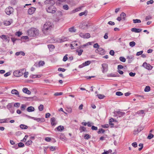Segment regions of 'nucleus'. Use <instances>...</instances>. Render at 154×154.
<instances>
[{
	"instance_id": "nucleus-1",
	"label": "nucleus",
	"mask_w": 154,
	"mask_h": 154,
	"mask_svg": "<svg viewBox=\"0 0 154 154\" xmlns=\"http://www.w3.org/2000/svg\"><path fill=\"white\" fill-rule=\"evenodd\" d=\"M53 24L52 23L49 22H46L44 25L42 29V31L43 32L46 34L47 32L51 31L52 28Z\"/></svg>"
},
{
	"instance_id": "nucleus-2",
	"label": "nucleus",
	"mask_w": 154,
	"mask_h": 154,
	"mask_svg": "<svg viewBox=\"0 0 154 154\" xmlns=\"http://www.w3.org/2000/svg\"><path fill=\"white\" fill-rule=\"evenodd\" d=\"M39 31L35 28H31L28 31V35L31 37H34L39 34Z\"/></svg>"
},
{
	"instance_id": "nucleus-3",
	"label": "nucleus",
	"mask_w": 154,
	"mask_h": 154,
	"mask_svg": "<svg viewBox=\"0 0 154 154\" xmlns=\"http://www.w3.org/2000/svg\"><path fill=\"white\" fill-rule=\"evenodd\" d=\"M26 70L25 69H22L20 70L15 71L13 72L14 75L16 77H20L23 75Z\"/></svg>"
},
{
	"instance_id": "nucleus-4",
	"label": "nucleus",
	"mask_w": 154,
	"mask_h": 154,
	"mask_svg": "<svg viewBox=\"0 0 154 154\" xmlns=\"http://www.w3.org/2000/svg\"><path fill=\"white\" fill-rule=\"evenodd\" d=\"M68 38L66 37H62L61 38H57L52 39V42H57L58 43H61L64 42L68 41Z\"/></svg>"
},
{
	"instance_id": "nucleus-5",
	"label": "nucleus",
	"mask_w": 154,
	"mask_h": 154,
	"mask_svg": "<svg viewBox=\"0 0 154 154\" xmlns=\"http://www.w3.org/2000/svg\"><path fill=\"white\" fill-rule=\"evenodd\" d=\"M95 52L96 53L99 54L101 55H103L105 53V51L103 48H100L95 51Z\"/></svg>"
},
{
	"instance_id": "nucleus-6",
	"label": "nucleus",
	"mask_w": 154,
	"mask_h": 154,
	"mask_svg": "<svg viewBox=\"0 0 154 154\" xmlns=\"http://www.w3.org/2000/svg\"><path fill=\"white\" fill-rule=\"evenodd\" d=\"M56 11V8L52 6L49 7L47 9V11L48 12L53 14Z\"/></svg>"
},
{
	"instance_id": "nucleus-7",
	"label": "nucleus",
	"mask_w": 154,
	"mask_h": 154,
	"mask_svg": "<svg viewBox=\"0 0 154 154\" xmlns=\"http://www.w3.org/2000/svg\"><path fill=\"white\" fill-rule=\"evenodd\" d=\"M6 13L8 15H10L14 11L13 8L11 7H8L5 9Z\"/></svg>"
},
{
	"instance_id": "nucleus-8",
	"label": "nucleus",
	"mask_w": 154,
	"mask_h": 154,
	"mask_svg": "<svg viewBox=\"0 0 154 154\" xmlns=\"http://www.w3.org/2000/svg\"><path fill=\"white\" fill-rule=\"evenodd\" d=\"M143 66L148 70H151L153 68V66L147 63L146 62H144L143 64Z\"/></svg>"
},
{
	"instance_id": "nucleus-9",
	"label": "nucleus",
	"mask_w": 154,
	"mask_h": 154,
	"mask_svg": "<svg viewBox=\"0 0 154 154\" xmlns=\"http://www.w3.org/2000/svg\"><path fill=\"white\" fill-rule=\"evenodd\" d=\"M102 72L103 73L107 72L108 70V65L106 63H104L102 64Z\"/></svg>"
},
{
	"instance_id": "nucleus-10",
	"label": "nucleus",
	"mask_w": 154,
	"mask_h": 154,
	"mask_svg": "<svg viewBox=\"0 0 154 154\" xmlns=\"http://www.w3.org/2000/svg\"><path fill=\"white\" fill-rule=\"evenodd\" d=\"M45 4H49L51 6L55 4V1L54 0H46L44 2Z\"/></svg>"
},
{
	"instance_id": "nucleus-11",
	"label": "nucleus",
	"mask_w": 154,
	"mask_h": 154,
	"mask_svg": "<svg viewBox=\"0 0 154 154\" xmlns=\"http://www.w3.org/2000/svg\"><path fill=\"white\" fill-rule=\"evenodd\" d=\"M11 93L13 94H15L17 95L19 97H20V95L18 91L16 89H13L11 91Z\"/></svg>"
},
{
	"instance_id": "nucleus-12",
	"label": "nucleus",
	"mask_w": 154,
	"mask_h": 154,
	"mask_svg": "<svg viewBox=\"0 0 154 154\" xmlns=\"http://www.w3.org/2000/svg\"><path fill=\"white\" fill-rule=\"evenodd\" d=\"M35 10V8L31 7L28 10V13L29 14H32L34 12Z\"/></svg>"
},
{
	"instance_id": "nucleus-13",
	"label": "nucleus",
	"mask_w": 154,
	"mask_h": 154,
	"mask_svg": "<svg viewBox=\"0 0 154 154\" xmlns=\"http://www.w3.org/2000/svg\"><path fill=\"white\" fill-rule=\"evenodd\" d=\"M51 124L52 126H55L57 124L55 118L53 117L51 119Z\"/></svg>"
},
{
	"instance_id": "nucleus-14",
	"label": "nucleus",
	"mask_w": 154,
	"mask_h": 154,
	"mask_svg": "<svg viewBox=\"0 0 154 154\" xmlns=\"http://www.w3.org/2000/svg\"><path fill=\"white\" fill-rule=\"evenodd\" d=\"M141 29H137L135 28H133L131 29V31L132 32H134L136 33L140 32L141 31Z\"/></svg>"
},
{
	"instance_id": "nucleus-15",
	"label": "nucleus",
	"mask_w": 154,
	"mask_h": 154,
	"mask_svg": "<svg viewBox=\"0 0 154 154\" xmlns=\"http://www.w3.org/2000/svg\"><path fill=\"white\" fill-rule=\"evenodd\" d=\"M80 27L83 29H85L88 28V25L85 23H83L80 25Z\"/></svg>"
},
{
	"instance_id": "nucleus-16",
	"label": "nucleus",
	"mask_w": 154,
	"mask_h": 154,
	"mask_svg": "<svg viewBox=\"0 0 154 154\" xmlns=\"http://www.w3.org/2000/svg\"><path fill=\"white\" fill-rule=\"evenodd\" d=\"M22 91L24 93L28 94H30L31 93V91L29 90L28 88H23L22 89Z\"/></svg>"
},
{
	"instance_id": "nucleus-17",
	"label": "nucleus",
	"mask_w": 154,
	"mask_h": 154,
	"mask_svg": "<svg viewBox=\"0 0 154 154\" xmlns=\"http://www.w3.org/2000/svg\"><path fill=\"white\" fill-rule=\"evenodd\" d=\"M0 38L2 39H4L6 40H8V42H9V40H10L9 37L8 36L5 35H0Z\"/></svg>"
},
{
	"instance_id": "nucleus-18",
	"label": "nucleus",
	"mask_w": 154,
	"mask_h": 154,
	"mask_svg": "<svg viewBox=\"0 0 154 154\" xmlns=\"http://www.w3.org/2000/svg\"><path fill=\"white\" fill-rule=\"evenodd\" d=\"M34 110V108L32 106L28 107L26 109L27 111L29 112L33 111Z\"/></svg>"
},
{
	"instance_id": "nucleus-19",
	"label": "nucleus",
	"mask_w": 154,
	"mask_h": 154,
	"mask_svg": "<svg viewBox=\"0 0 154 154\" xmlns=\"http://www.w3.org/2000/svg\"><path fill=\"white\" fill-rule=\"evenodd\" d=\"M15 55L17 56H19L21 55L23 56H24L25 55V53L23 51H21L16 52Z\"/></svg>"
},
{
	"instance_id": "nucleus-20",
	"label": "nucleus",
	"mask_w": 154,
	"mask_h": 154,
	"mask_svg": "<svg viewBox=\"0 0 154 154\" xmlns=\"http://www.w3.org/2000/svg\"><path fill=\"white\" fill-rule=\"evenodd\" d=\"M34 120H36L38 122H41L44 121V119L43 118H35Z\"/></svg>"
},
{
	"instance_id": "nucleus-21",
	"label": "nucleus",
	"mask_w": 154,
	"mask_h": 154,
	"mask_svg": "<svg viewBox=\"0 0 154 154\" xmlns=\"http://www.w3.org/2000/svg\"><path fill=\"white\" fill-rule=\"evenodd\" d=\"M79 130L80 131V132L81 133L83 131H86V128L84 126H81L79 128Z\"/></svg>"
},
{
	"instance_id": "nucleus-22",
	"label": "nucleus",
	"mask_w": 154,
	"mask_h": 154,
	"mask_svg": "<svg viewBox=\"0 0 154 154\" xmlns=\"http://www.w3.org/2000/svg\"><path fill=\"white\" fill-rule=\"evenodd\" d=\"M56 128L58 131H61L64 129V127L60 125L57 127Z\"/></svg>"
},
{
	"instance_id": "nucleus-23",
	"label": "nucleus",
	"mask_w": 154,
	"mask_h": 154,
	"mask_svg": "<svg viewBox=\"0 0 154 154\" xmlns=\"http://www.w3.org/2000/svg\"><path fill=\"white\" fill-rule=\"evenodd\" d=\"M88 13V11H85L81 12L79 14V15L80 16H82L83 15L86 16Z\"/></svg>"
},
{
	"instance_id": "nucleus-24",
	"label": "nucleus",
	"mask_w": 154,
	"mask_h": 154,
	"mask_svg": "<svg viewBox=\"0 0 154 154\" xmlns=\"http://www.w3.org/2000/svg\"><path fill=\"white\" fill-rule=\"evenodd\" d=\"M31 76V77L33 79L40 78L41 77V75H32Z\"/></svg>"
},
{
	"instance_id": "nucleus-25",
	"label": "nucleus",
	"mask_w": 154,
	"mask_h": 154,
	"mask_svg": "<svg viewBox=\"0 0 154 154\" xmlns=\"http://www.w3.org/2000/svg\"><path fill=\"white\" fill-rule=\"evenodd\" d=\"M117 112V114L119 115V117L122 116L125 114V112H120L119 111Z\"/></svg>"
},
{
	"instance_id": "nucleus-26",
	"label": "nucleus",
	"mask_w": 154,
	"mask_h": 154,
	"mask_svg": "<svg viewBox=\"0 0 154 154\" xmlns=\"http://www.w3.org/2000/svg\"><path fill=\"white\" fill-rule=\"evenodd\" d=\"M81 7H79L77 8H76L75 9L73 10L72 11V13H75L76 12H78L81 10Z\"/></svg>"
},
{
	"instance_id": "nucleus-27",
	"label": "nucleus",
	"mask_w": 154,
	"mask_h": 154,
	"mask_svg": "<svg viewBox=\"0 0 154 154\" xmlns=\"http://www.w3.org/2000/svg\"><path fill=\"white\" fill-rule=\"evenodd\" d=\"M126 15L123 12H122L120 14V16L124 20H125Z\"/></svg>"
},
{
	"instance_id": "nucleus-28",
	"label": "nucleus",
	"mask_w": 154,
	"mask_h": 154,
	"mask_svg": "<svg viewBox=\"0 0 154 154\" xmlns=\"http://www.w3.org/2000/svg\"><path fill=\"white\" fill-rule=\"evenodd\" d=\"M91 63V61L88 60L85 61V62L83 63L85 66H86L89 65Z\"/></svg>"
},
{
	"instance_id": "nucleus-29",
	"label": "nucleus",
	"mask_w": 154,
	"mask_h": 154,
	"mask_svg": "<svg viewBox=\"0 0 154 154\" xmlns=\"http://www.w3.org/2000/svg\"><path fill=\"white\" fill-rule=\"evenodd\" d=\"M20 127L22 129H26L28 128V126L23 124H21L20 125Z\"/></svg>"
},
{
	"instance_id": "nucleus-30",
	"label": "nucleus",
	"mask_w": 154,
	"mask_h": 154,
	"mask_svg": "<svg viewBox=\"0 0 154 154\" xmlns=\"http://www.w3.org/2000/svg\"><path fill=\"white\" fill-rule=\"evenodd\" d=\"M144 114V111L143 110H140L138 111L136 113V114L141 115ZM145 114L144 113V114Z\"/></svg>"
},
{
	"instance_id": "nucleus-31",
	"label": "nucleus",
	"mask_w": 154,
	"mask_h": 154,
	"mask_svg": "<svg viewBox=\"0 0 154 154\" xmlns=\"http://www.w3.org/2000/svg\"><path fill=\"white\" fill-rule=\"evenodd\" d=\"M76 29L74 27H72L69 29V31L71 32H75L76 31Z\"/></svg>"
},
{
	"instance_id": "nucleus-32",
	"label": "nucleus",
	"mask_w": 154,
	"mask_h": 154,
	"mask_svg": "<svg viewBox=\"0 0 154 154\" xmlns=\"http://www.w3.org/2000/svg\"><path fill=\"white\" fill-rule=\"evenodd\" d=\"M7 108L10 110L12 107V103H8L7 106Z\"/></svg>"
},
{
	"instance_id": "nucleus-33",
	"label": "nucleus",
	"mask_w": 154,
	"mask_h": 154,
	"mask_svg": "<svg viewBox=\"0 0 154 154\" xmlns=\"http://www.w3.org/2000/svg\"><path fill=\"white\" fill-rule=\"evenodd\" d=\"M133 23H140L141 22V21L140 19H133Z\"/></svg>"
},
{
	"instance_id": "nucleus-34",
	"label": "nucleus",
	"mask_w": 154,
	"mask_h": 154,
	"mask_svg": "<svg viewBox=\"0 0 154 154\" xmlns=\"http://www.w3.org/2000/svg\"><path fill=\"white\" fill-rule=\"evenodd\" d=\"M150 90V87L149 86H146L145 89L144 91L145 92H149Z\"/></svg>"
},
{
	"instance_id": "nucleus-35",
	"label": "nucleus",
	"mask_w": 154,
	"mask_h": 154,
	"mask_svg": "<svg viewBox=\"0 0 154 154\" xmlns=\"http://www.w3.org/2000/svg\"><path fill=\"white\" fill-rule=\"evenodd\" d=\"M84 138L86 140H88L91 137L90 135L88 134H85L84 136Z\"/></svg>"
},
{
	"instance_id": "nucleus-36",
	"label": "nucleus",
	"mask_w": 154,
	"mask_h": 154,
	"mask_svg": "<svg viewBox=\"0 0 154 154\" xmlns=\"http://www.w3.org/2000/svg\"><path fill=\"white\" fill-rule=\"evenodd\" d=\"M4 24L5 26H9L11 24V23L8 21H5L4 22Z\"/></svg>"
},
{
	"instance_id": "nucleus-37",
	"label": "nucleus",
	"mask_w": 154,
	"mask_h": 154,
	"mask_svg": "<svg viewBox=\"0 0 154 154\" xmlns=\"http://www.w3.org/2000/svg\"><path fill=\"white\" fill-rule=\"evenodd\" d=\"M137 97L139 100H141L143 101L145 99L143 96L138 95L137 96Z\"/></svg>"
},
{
	"instance_id": "nucleus-38",
	"label": "nucleus",
	"mask_w": 154,
	"mask_h": 154,
	"mask_svg": "<svg viewBox=\"0 0 154 154\" xmlns=\"http://www.w3.org/2000/svg\"><path fill=\"white\" fill-rule=\"evenodd\" d=\"M83 51V50L82 49H81L79 50H77L76 51V52L78 53V55L79 56H80L82 54Z\"/></svg>"
},
{
	"instance_id": "nucleus-39",
	"label": "nucleus",
	"mask_w": 154,
	"mask_h": 154,
	"mask_svg": "<svg viewBox=\"0 0 154 154\" xmlns=\"http://www.w3.org/2000/svg\"><path fill=\"white\" fill-rule=\"evenodd\" d=\"M45 63L44 61H40L38 62V66L40 67L41 66H43L44 64Z\"/></svg>"
},
{
	"instance_id": "nucleus-40",
	"label": "nucleus",
	"mask_w": 154,
	"mask_h": 154,
	"mask_svg": "<svg viewBox=\"0 0 154 154\" xmlns=\"http://www.w3.org/2000/svg\"><path fill=\"white\" fill-rule=\"evenodd\" d=\"M90 37V35L89 33L84 34V38H89Z\"/></svg>"
},
{
	"instance_id": "nucleus-41",
	"label": "nucleus",
	"mask_w": 154,
	"mask_h": 154,
	"mask_svg": "<svg viewBox=\"0 0 154 154\" xmlns=\"http://www.w3.org/2000/svg\"><path fill=\"white\" fill-rule=\"evenodd\" d=\"M32 141L31 140H29L26 142L25 143V145L26 146H29L32 144Z\"/></svg>"
},
{
	"instance_id": "nucleus-42",
	"label": "nucleus",
	"mask_w": 154,
	"mask_h": 154,
	"mask_svg": "<svg viewBox=\"0 0 154 154\" xmlns=\"http://www.w3.org/2000/svg\"><path fill=\"white\" fill-rule=\"evenodd\" d=\"M135 43L134 41L131 42L129 43V45L131 47L134 46L135 45Z\"/></svg>"
},
{
	"instance_id": "nucleus-43",
	"label": "nucleus",
	"mask_w": 154,
	"mask_h": 154,
	"mask_svg": "<svg viewBox=\"0 0 154 154\" xmlns=\"http://www.w3.org/2000/svg\"><path fill=\"white\" fill-rule=\"evenodd\" d=\"M120 60L122 62H125L126 61V59L123 57H119Z\"/></svg>"
},
{
	"instance_id": "nucleus-44",
	"label": "nucleus",
	"mask_w": 154,
	"mask_h": 154,
	"mask_svg": "<svg viewBox=\"0 0 154 154\" xmlns=\"http://www.w3.org/2000/svg\"><path fill=\"white\" fill-rule=\"evenodd\" d=\"M63 9L65 10H68L69 9V7L67 5H65L63 6Z\"/></svg>"
},
{
	"instance_id": "nucleus-45",
	"label": "nucleus",
	"mask_w": 154,
	"mask_h": 154,
	"mask_svg": "<svg viewBox=\"0 0 154 154\" xmlns=\"http://www.w3.org/2000/svg\"><path fill=\"white\" fill-rule=\"evenodd\" d=\"M48 47L49 49H54L55 48L54 46L52 44H49L48 45Z\"/></svg>"
},
{
	"instance_id": "nucleus-46",
	"label": "nucleus",
	"mask_w": 154,
	"mask_h": 154,
	"mask_svg": "<svg viewBox=\"0 0 154 154\" xmlns=\"http://www.w3.org/2000/svg\"><path fill=\"white\" fill-rule=\"evenodd\" d=\"M97 95L98 98L100 99H102L105 97L102 94H98Z\"/></svg>"
},
{
	"instance_id": "nucleus-47",
	"label": "nucleus",
	"mask_w": 154,
	"mask_h": 154,
	"mask_svg": "<svg viewBox=\"0 0 154 154\" xmlns=\"http://www.w3.org/2000/svg\"><path fill=\"white\" fill-rule=\"evenodd\" d=\"M43 105L42 104H41L38 107V109L40 111H42L43 109Z\"/></svg>"
},
{
	"instance_id": "nucleus-48",
	"label": "nucleus",
	"mask_w": 154,
	"mask_h": 154,
	"mask_svg": "<svg viewBox=\"0 0 154 154\" xmlns=\"http://www.w3.org/2000/svg\"><path fill=\"white\" fill-rule=\"evenodd\" d=\"M105 131V130L103 129H99V131H98L97 133L98 134H100L101 132L102 133H103Z\"/></svg>"
},
{
	"instance_id": "nucleus-49",
	"label": "nucleus",
	"mask_w": 154,
	"mask_h": 154,
	"mask_svg": "<svg viewBox=\"0 0 154 154\" xmlns=\"http://www.w3.org/2000/svg\"><path fill=\"white\" fill-rule=\"evenodd\" d=\"M26 107V106L25 104H22L21 106V109L22 110H24L25 109Z\"/></svg>"
},
{
	"instance_id": "nucleus-50",
	"label": "nucleus",
	"mask_w": 154,
	"mask_h": 154,
	"mask_svg": "<svg viewBox=\"0 0 154 154\" xmlns=\"http://www.w3.org/2000/svg\"><path fill=\"white\" fill-rule=\"evenodd\" d=\"M22 34V33L18 31L16 33L15 35L18 36H20Z\"/></svg>"
},
{
	"instance_id": "nucleus-51",
	"label": "nucleus",
	"mask_w": 154,
	"mask_h": 154,
	"mask_svg": "<svg viewBox=\"0 0 154 154\" xmlns=\"http://www.w3.org/2000/svg\"><path fill=\"white\" fill-rule=\"evenodd\" d=\"M154 136L151 133H150L149 135H148L147 138L149 139H151Z\"/></svg>"
},
{
	"instance_id": "nucleus-52",
	"label": "nucleus",
	"mask_w": 154,
	"mask_h": 154,
	"mask_svg": "<svg viewBox=\"0 0 154 154\" xmlns=\"http://www.w3.org/2000/svg\"><path fill=\"white\" fill-rule=\"evenodd\" d=\"M116 95L117 96H120L123 95V93L120 91H117L116 92Z\"/></svg>"
},
{
	"instance_id": "nucleus-53",
	"label": "nucleus",
	"mask_w": 154,
	"mask_h": 154,
	"mask_svg": "<svg viewBox=\"0 0 154 154\" xmlns=\"http://www.w3.org/2000/svg\"><path fill=\"white\" fill-rule=\"evenodd\" d=\"M67 56H68V55L67 54H66L63 57V60L64 61H66L67 60V59H68Z\"/></svg>"
},
{
	"instance_id": "nucleus-54",
	"label": "nucleus",
	"mask_w": 154,
	"mask_h": 154,
	"mask_svg": "<svg viewBox=\"0 0 154 154\" xmlns=\"http://www.w3.org/2000/svg\"><path fill=\"white\" fill-rule=\"evenodd\" d=\"M139 128H140V127H139L137 129V130H135L134 131V133L135 134H137L139 132H140L141 131V130L140 129H139Z\"/></svg>"
},
{
	"instance_id": "nucleus-55",
	"label": "nucleus",
	"mask_w": 154,
	"mask_h": 154,
	"mask_svg": "<svg viewBox=\"0 0 154 154\" xmlns=\"http://www.w3.org/2000/svg\"><path fill=\"white\" fill-rule=\"evenodd\" d=\"M18 146L19 147H23L24 146L23 143L22 142H20L18 144Z\"/></svg>"
},
{
	"instance_id": "nucleus-56",
	"label": "nucleus",
	"mask_w": 154,
	"mask_h": 154,
	"mask_svg": "<svg viewBox=\"0 0 154 154\" xmlns=\"http://www.w3.org/2000/svg\"><path fill=\"white\" fill-rule=\"evenodd\" d=\"M99 46H100L98 45V43H97L94 44L93 45V47L94 48L97 49L100 48H99Z\"/></svg>"
},
{
	"instance_id": "nucleus-57",
	"label": "nucleus",
	"mask_w": 154,
	"mask_h": 154,
	"mask_svg": "<svg viewBox=\"0 0 154 154\" xmlns=\"http://www.w3.org/2000/svg\"><path fill=\"white\" fill-rule=\"evenodd\" d=\"M63 93L61 92H56L54 94V95L55 96H59L62 95Z\"/></svg>"
},
{
	"instance_id": "nucleus-58",
	"label": "nucleus",
	"mask_w": 154,
	"mask_h": 154,
	"mask_svg": "<svg viewBox=\"0 0 154 154\" xmlns=\"http://www.w3.org/2000/svg\"><path fill=\"white\" fill-rule=\"evenodd\" d=\"M88 45V43H87L86 44L83 45H80L79 47V49L81 48H84V47H85V46H86L87 45Z\"/></svg>"
},
{
	"instance_id": "nucleus-59",
	"label": "nucleus",
	"mask_w": 154,
	"mask_h": 154,
	"mask_svg": "<svg viewBox=\"0 0 154 154\" xmlns=\"http://www.w3.org/2000/svg\"><path fill=\"white\" fill-rule=\"evenodd\" d=\"M132 146L134 147L135 148H136L137 147V143L136 142H134L132 143Z\"/></svg>"
},
{
	"instance_id": "nucleus-60",
	"label": "nucleus",
	"mask_w": 154,
	"mask_h": 154,
	"mask_svg": "<svg viewBox=\"0 0 154 154\" xmlns=\"http://www.w3.org/2000/svg\"><path fill=\"white\" fill-rule=\"evenodd\" d=\"M58 71H62L63 72H64L66 71V69L61 68H59L58 69Z\"/></svg>"
},
{
	"instance_id": "nucleus-61",
	"label": "nucleus",
	"mask_w": 154,
	"mask_h": 154,
	"mask_svg": "<svg viewBox=\"0 0 154 154\" xmlns=\"http://www.w3.org/2000/svg\"><path fill=\"white\" fill-rule=\"evenodd\" d=\"M109 75L110 77H115L118 76L117 74L113 73H111Z\"/></svg>"
},
{
	"instance_id": "nucleus-62",
	"label": "nucleus",
	"mask_w": 154,
	"mask_h": 154,
	"mask_svg": "<svg viewBox=\"0 0 154 154\" xmlns=\"http://www.w3.org/2000/svg\"><path fill=\"white\" fill-rule=\"evenodd\" d=\"M135 74H136L135 73V72L133 73V72H130L129 73V75L131 76V77H134V76L135 75Z\"/></svg>"
},
{
	"instance_id": "nucleus-63",
	"label": "nucleus",
	"mask_w": 154,
	"mask_h": 154,
	"mask_svg": "<svg viewBox=\"0 0 154 154\" xmlns=\"http://www.w3.org/2000/svg\"><path fill=\"white\" fill-rule=\"evenodd\" d=\"M143 51H140L138 52L136 54L137 56H139L142 55L143 53Z\"/></svg>"
},
{
	"instance_id": "nucleus-64",
	"label": "nucleus",
	"mask_w": 154,
	"mask_h": 154,
	"mask_svg": "<svg viewBox=\"0 0 154 154\" xmlns=\"http://www.w3.org/2000/svg\"><path fill=\"white\" fill-rule=\"evenodd\" d=\"M114 51L113 50H111L109 52V54L110 55L112 56H113L114 54Z\"/></svg>"
}]
</instances>
